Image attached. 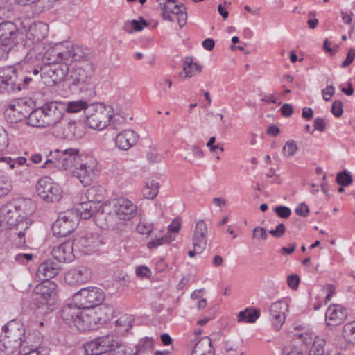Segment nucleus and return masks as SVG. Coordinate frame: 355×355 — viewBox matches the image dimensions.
Masks as SVG:
<instances>
[{
	"mask_svg": "<svg viewBox=\"0 0 355 355\" xmlns=\"http://www.w3.org/2000/svg\"><path fill=\"white\" fill-rule=\"evenodd\" d=\"M61 169L70 172L85 186L92 184L98 162L92 156L83 155L76 148L59 150Z\"/></svg>",
	"mask_w": 355,
	"mask_h": 355,
	"instance_id": "obj_1",
	"label": "nucleus"
},
{
	"mask_svg": "<svg viewBox=\"0 0 355 355\" xmlns=\"http://www.w3.org/2000/svg\"><path fill=\"white\" fill-rule=\"evenodd\" d=\"M85 56L75 60L70 58L68 63L67 80L72 85H78L87 84L92 78L94 67L90 61L91 54L88 49L82 47Z\"/></svg>",
	"mask_w": 355,
	"mask_h": 355,
	"instance_id": "obj_2",
	"label": "nucleus"
},
{
	"mask_svg": "<svg viewBox=\"0 0 355 355\" xmlns=\"http://www.w3.org/2000/svg\"><path fill=\"white\" fill-rule=\"evenodd\" d=\"M19 61L16 60L11 64H6L1 67V89H3L8 92L21 91L26 89L32 86L36 82L31 74L24 76L19 80L14 67L15 64H18Z\"/></svg>",
	"mask_w": 355,
	"mask_h": 355,
	"instance_id": "obj_3",
	"label": "nucleus"
},
{
	"mask_svg": "<svg viewBox=\"0 0 355 355\" xmlns=\"http://www.w3.org/2000/svg\"><path fill=\"white\" fill-rule=\"evenodd\" d=\"M63 47V44H57L55 46L48 49L44 55V60H46L44 64H53L62 62H68L70 58L77 60L85 56L80 46L67 43L66 49H62Z\"/></svg>",
	"mask_w": 355,
	"mask_h": 355,
	"instance_id": "obj_4",
	"label": "nucleus"
},
{
	"mask_svg": "<svg viewBox=\"0 0 355 355\" xmlns=\"http://www.w3.org/2000/svg\"><path fill=\"white\" fill-rule=\"evenodd\" d=\"M100 207H102L101 214L106 212L109 218L116 217L122 220L131 219L137 212V206L123 198L109 200Z\"/></svg>",
	"mask_w": 355,
	"mask_h": 355,
	"instance_id": "obj_5",
	"label": "nucleus"
},
{
	"mask_svg": "<svg viewBox=\"0 0 355 355\" xmlns=\"http://www.w3.org/2000/svg\"><path fill=\"white\" fill-rule=\"evenodd\" d=\"M81 309L83 308L79 304H69L61 309L60 317L69 327H74L79 331H85L89 329V316L83 314Z\"/></svg>",
	"mask_w": 355,
	"mask_h": 355,
	"instance_id": "obj_6",
	"label": "nucleus"
},
{
	"mask_svg": "<svg viewBox=\"0 0 355 355\" xmlns=\"http://www.w3.org/2000/svg\"><path fill=\"white\" fill-rule=\"evenodd\" d=\"M86 121L91 128L103 130L112 120L106 107L102 103L92 104L85 110Z\"/></svg>",
	"mask_w": 355,
	"mask_h": 355,
	"instance_id": "obj_7",
	"label": "nucleus"
},
{
	"mask_svg": "<svg viewBox=\"0 0 355 355\" xmlns=\"http://www.w3.org/2000/svg\"><path fill=\"white\" fill-rule=\"evenodd\" d=\"M104 291L98 287L90 286L80 289L73 296V300L83 309H92L101 305L104 301Z\"/></svg>",
	"mask_w": 355,
	"mask_h": 355,
	"instance_id": "obj_8",
	"label": "nucleus"
},
{
	"mask_svg": "<svg viewBox=\"0 0 355 355\" xmlns=\"http://www.w3.org/2000/svg\"><path fill=\"white\" fill-rule=\"evenodd\" d=\"M78 221V216L73 210L61 212L52 225L53 233L58 237L67 236L76 228Z\"/></svg>",
	"mask_w": 355,
	"mask_h": 355,
	"instance_id": "obj_9",
	"label": "nucleus"
},
{
	"mask_svg": "<svg viewBox=\"0 0 355 355\" xmlns=\"http://www.w3.org/2000/svg\"><path fill=\"white\" fill-rule=\"evenodd\" d=\"M40 70L42 71L40 78L43 83L47 86H53L64 78L67 80L68 62H62L53 64H44L40 68Z\"/></svg>",
	"mask_w": 355,
	"mask_h": 355,
	"instance_id": "obj_10",
	"label": "nucleus"
},
{
	"mask_svg": "<svg viewBox=\"0 0 355 355\" xmlns=\"http://www.w3.org/2000/svg\"><path fill=\"white\" fill-rule=\"evenodd\" d=\"M56 287L53 282H45L37 285L34 290V300L39 304L46 306L47 310H53L57 301Z\"/></svg>",
	"mask_w": 355,
	"mask_h": 355,
	"instance_id": "obj_11",
	"label": "nucleus"
},
{
	"mask_svg": "<svg viewBox=\"0 0 355 355\" xmlns=\"http://www.w3.org/2000/svg\"><path fill=\"white\" fill-rule=\"evenodd\" d=\"M119 340L114 335H105L98 337L87 343L85 350L90 355H101L109 354L113 349H116Z\"/></svg>",
	"mask_w": 355,
	"mask_h": 355,
	"instance_id": "obj_12",
	"label": "nucleus"
},
{
	"mask_svg": "<svg viewBox=\"0 0 355 355\" xmlns=\"http://www.w3.org/2000/svg\"><path fill=\"white\" fill-rule=\"evenodd\" d=\"M19 202V201L17 200H12L1 207V226L3 225V223L6 225V228L24 225L20 219Z\"/></svg>",
	"mask_w": 355,
	"mask_h": 355,
	"instance_id": "obj_13",
	"label": "nucleus"
},
{
	"mask_svg": "<svg viewBox=\"0 0 355 355\" xmlns=\"http://www.w3.org/2000/svg\"><path fill=\"white\" fill-rule=\"evenodd\" d=\"M37 191L38 196L46 202H58L61 198V189L47 178L38 181Z\"/></svg>",
	"mask_w": 355,
	"mask_h": 355,
	"instance_id": "obj_14",
	"label": "nucleus"
},
{
	"mask_svg": "<svg viewBox=\"0 0 355 355\" xmlns=\"http://www.w3.org/2000/svg\"><path fill=\"white\" fill-rule=\"evenodd\" d=\"M1 58L4 53L8 54L12 51L15 46L17 37V27L14 23L10 21L1 22Z\"/></svg>",
	"mask_w": 355,
	"mask_h": 355,
	"instance_id": "obj_15",
	"label": "nucleus"
},
{
	"mask_svg": "<svg viewBox=\"0 0 355 355\" xmlns=\"http://www.w3.org/2000/svg\"><path fill=\"white\" fill-rule=\"evenodd\" d=\"M74 245L85 254L98 251L103 244V239L97 234L87 233L73 241Z\"/></svg>",
	"mask_w": 355,
	"mask_h": 355,
	"instance_id": "obj_16",
	"label": "nucleus"
},
{
	"mask_svg": "<svg viewBox=\"0 0 355 355\" xmlns=\"http://www.w3.org/2000/svg\"><path fill=\"white\" fill-rule=\"evenodd\" d=\"M47 126L55 125L62 119L66 111V105L58 101H51L42 106Z\"/></svg>",
	"mask_w": 355,
	"mask_h": 355,
	"instance_id": "obj_17",
	"label": "nucleus"
},
{
	"mask_svg": "<svg viewBox=\"0 0 355 355\" xmlns=\"http://www.w3.org/2000/svg\"><path fill=\"white\" fill-rule=\"evenodd\" d=\"M288 310V304L284 300L273 302L269 308L272 325L277 330H279L284 323L286 312Z\"/></svg>",
	"mask_w": 355,
	"mask_h": 355,
	"instance_id": "obj_18",
	"label": "nucleus"
},
{
	"mask_svg": "<svg viewBox=\"0 0 355 355\" xmlns=\"http://www.w3.org/2000/svg\"><path fill=\"white\" fill-rule=\"evenodd\" d=\"M192 243L198 252H203L207 244V227L203 220H198L195 226L192 236Z\"/></svg>",
	"mask_w": 355,
	"mask_h": 355,
	"instance_id": "obj_19",
	"label": "nucleus"
},
{
	"mask_svg": "<svg viewBox=\"0 0 355 355\" xmlns=\"http://www.w3.org/2000/svg\"><path fill=\"white\" fill-rule=\"evenodd\" d=\"M73 246L75 245L73 241H67L57 247H54L51 254L59 264L63 262L71 261L74 257L73 253Z\"/></svg>",
	"mask_w": 355,
	"mask_h": 355,
	"instance_id": "obj_20",
	"label": "nucleus"
},
{
	"mask_svg": "<svg viewBox=\"0 0 355 355\" xmlns=\"http://www.w3.org/2000/svg\"><path fill=\"white\" fill-rule=\"evenodd\" d=\"M92 277L91 270L85 267L80 266L68 271L64 279L69 284H81L87 282Z\"/></svg>",
	"mask_w": 355,
	"mask_h": 355,
	"instance_id": "obj_21",
	"label": "nucleus"
},
{
	"mask_svg": "<svg viewBox=\"0 0 355 355\" xmlns=\"http://www.w3.org/2000/svg\"><path fill=\"white\" fill-rule=\"evenodd\" d=\"M60 269V264L52 260H47L39 266L37 275L44 282H49V279L58 274Z\"/></svg>",
	"mask_w": 355,
	"mask_h": 355,
	"instance_id": "obj_22",
	"label": "nucleus"
},
{
	"mask_svg": "<svg viewBox=\"0 0 355 355\" xmlns=\"http://www.w3.org/2000/svg\"><path fill=\"white\" fill-rule=\"evenodd\" d=\"M137 139L138 135L135 131L125 130L116 135L115 144L119 149L127 150L137 143Z\"/></svg>",
	"mask_w": 355,
	"mask_h": 355,
	"instance_id": "obj_23",
	"label": "nucleus"
},
{
	"mask_svg": "<svg viewBox=\"0 0 355 355\" xmlns=\"http://www.w3.org/2000/svg\"><path fill=\"white\" fill-rule=\"evenodd\" d=\"M347 316L346 309L340 305L329 306L326 311L327 324L336 326L340 324Z\"/></svg>",
	"mask_w": 355,
	"mask_h": 355,
	"instance_id": "obj_24",
	"label": "nucleus"
},
{
	"mask_svg": "<svg viewBox=\"0 0 355 355\" xmlns=\"http://www.w3.org/2000/svg\"><path fill=\"white\" fill-rule=\"evenodd\" d=\"M1 331L4 335L7 336L8 338H12V343L18 339H21V336L24 334V329L23 324L19 320H12L5 324Z\"/></svg>",
	"mask_w": 355,
	"mask_h": 355,
	"instance_id": "obj_25",
	"label": "nucleus"
},
{
	"mask_svg": "<svg viewBox=\"0 0 355 355\" xmlns=\"http://www.w3.org/2000/svg\"><path fill=\"white\" fill-rule=\"evenodd\" d=\"M21 228L19 226H16L8 228L9 230H6L4 232V236L10 240L14 245L19 248L26 245L25 233L21 230Z\"/></svg>",
	"mask_w": 355,
	"mask_h": 355,
	"instance_id": "obj_26",
	"label": "nucleus"
},
{
	"mask_svg": "<svg viewBox=\"0 0 355 355\" xmlns=\"http://www.w3.org/2000/svg\"><path fill=\"white\" fill-rule=\"evenodd\" d=\"M191 355H214L211 339L205 336L194 346Z\"/></svg>",
	"mask_w": 355,
	"mask_h": 355,
	"instance_id": "obj_27",
	"label": "nucleus"
},
{
	"mask_svg": "<svg viewBox=\"0 0 355 355\" xmlns=\"http://www.w3.org/2000/svg\"><path fill=\"white\" fill-rule=\"evenodd\" d=\"M99 211L96 203L87 201L80 203L76 208V214L83 219H88Z\"/></svg>",
	"mask_w": 355,
	"mask_h": 355,
	"instance_id": "obj_28",
	"label": "nucleus"
},
{
	"mask_svg": "<svg viewBox=\"0 0 355 355\" xmlns=\"http://www.w3.org/2000/svg\"><path fill=\"white\" fill-rule=\"evenodd\" d=\"M260 316V311L258 309L246 308L240 311L237 315L239 322L254 323Z\"/></svg>",
	"mask_w": 355,
	"mask_h": 355,
	"instance_id": "obj_29",
	"label": "nucleus"
},
{
	"mask_svg": "<svg viewBox=\"0 0 355 355\" xmlns=\"http://www.w3.org/2000/svg\"><path fill=\"white\" fill-rule=\"evenodd\" d=\"M45 122L42 107L32 111L27 119L28 124L34 127H46L47 124Z\"/></svg>",
	"mask_w": 355,
	"mask_h": 355,
	"instance_id": "obj_30",
	"label": "nucleus"
},
{
	"mask_svg": "<svg viewBox=\"0 0 355 355\" xmlns=\"http://www.w3.org/2000/svg\"><path fill=\"white\" fill-rule=\"evenodd\" d=\"M182 71L185 73V77L191 78L200 73L202 71V66L196 62H193L190 57H187L183 62Z\"/></svg>",
	"mask_w": 355,
	"mask_h": 355,
	"instance_id": "obj_31",
	"label": "nucleus"
},
{
	"mask_svg": "<svg viewBox=\"0 0 355 355\" xmlns=\"http://www.w3.org/2000/svg\"><path fill=\"white\" fill-rule=\"evenodd\" d=\"M48 158L44 163L42 168L54 171L55 169H61L59 149L50 152Z\"/></svg>",
	"mask_w": 355,
	"mask_h": 355,
	"instance_id": "obj_32",
	"label": "nucleus"
},
{
	"mask_svg": "<svg viewBox=\"0 0 355 355\" xmlns=\"http://www.w3.org/2000/svg\"><path fill=\"white\" fill-rule=\"evenodd\" d=\"M1 343L3 346V349H1V352H5L7 355L14 354L21 344V339H18V340H15V343H12V338H7L6 335L3 336Z\"/></svg>",
	"mask_w": 355,
	"mask_h": 355,
	"instance_id": "obj_33",
	"label": "nucleus"
},
{
	"mask_svg": "<svg viewBox=\"0 0 355 355\" xmlns=\"http://www.w3.org/2000/svg\"><path fill=\"white\" fill-rule=\"evenodd\" d=\"M26 162V159L24 157L11 158L1 153V168L3 167L5 169H13L15 168V164L22 166Z\"/></svg>",
	"mask_w": 355,
	"mask_h": 355,
	"instance_id": "obj_34",
	"label": "nucleus"
},
{
	"mask_svg": "<svg viewBox=\"0 0 355 355\" xmlns=\"http://www.w3.org/2000/svg\"><path fill=\"white\" fill-rule=\"evenodd\" d=\"M159 188V183L155 180H151L143 189V195L147 199H153L157 196Z\"/></svg>",
	"mask_w": 355,
	"mask_h": 355,
	"instance_id": "obj_35",
	"label": "nucleus"
},
{
	"mask_svg": "<svg viewBox=\"0 0 355 355\" xmlns=\"http://www.w3.org/2000/svg\"><path fill=\"white\" fill-rule=\"evenodd\" d=\"M343 335L347 343L355 345V321H352L344 324L343 327Z\"/></svg>",
	"mask_w": 355,
	"mask_h": 355,
	"instance_id": "obj_36",
	"label": "nucleus"
},
{
	"mask_svg": "<svg viewBox=\"0 0 355 355\" xmlns=\"http://www.w3.org/2000/svg\"><path fill=\"white\" fill-rule=\"evenodd\" d=\"M148 25V22L141 17V21L133 19L125 22L124 25V30L130 33L133 31H141L145 26Z\"/></svg>",
	"mask_w": 355,
	"mask_h": 355,
	"instance_id": "obj_37",
	"label": "nucleus"
},
{
	"mask_svg": "<svg viewBox=\"0 0 355 355\" xmlns=\"http://www.w3.org/2000/svg\"><path fill=\"white\" fill-rule=\"evenodd\" d=\"M96 313L98 315V320L99 321H107L111 318L114 313V309L111 306L102 304L98 306Z\"/></svg>",
	"mask_w": 355,
	"mask_h": 355,
	"instance_id": "obj_38",
	"label": "nucleus"
},
{
	"mask_svg": "<svg viewBox=\"0 0 355 355\" xmlns=\"http://www.w3.org/2000/svg\"><path fill=\"white\" fill-rule=\"evenodd\" d=\"M102 188L92 187L87 189L85 192V196L88 201L98 204L101 201L102 196Z\"/></svg>",
	"mask_w": 355,
	"mask_h": 355,
	"instance_id": "obj_39",
	"label": "nucleus"
},
{
	"mask_svg": "<svg viewBox=\"0 0 355 355\" xmlns=\"http://www.w3.org/2000/svg\"><path fill=\"white\" fill-rule=\"evenodd\" d=\"M64 138L68 140H73L78 138L80 134L77 132L76 123L74 121L68 122L63 128Z\"/></svg>",
	"mask_w": 355,
	"mask_h": 355,
	"instance_id": "obj_40",
	"label": "nucleus"
},
{
	"mask_svg": "<svg viewBox=\"0 0 355 355\" xmlns=\"http://www.w3.org/2000/svg\"><path fill=\"white\" fill-rule=\"evenodd\" d=\"M89 107L85 101H70L66 105V111L70 113H76L85 110Z\"/></svg>",
	"mask_w": 355,
	"mask_h": 355,
	"instance_id": "obj_41",
	"label": "nucleus"
},
{
	"mask_svg": "<svg viewBox=\"0 0 355 355\" xmlns=\"http://www.w3.org/2000/svg\"><path fill=\"white\" fill-rule=\"evenodd\" d=\"M325 341L323 339L316 338L309 349L308 355H324V346Z\"/></svg>",
	"mask_w": 355,
	"mask_h": 355,
	"instance_id": "obj_42",
	"label": "nucleus"
},
{
	"mask_svg": "<svg viewBox=\"0 0 355 355\" xmlns=\"http://www.w3.org/2000/svg\"><path fill=\"white\" fill-rule=\"evenodd\" d=\"M153 340L151 338L146 337L140 340L136 346L137 351L135 355H137L138 353H144L146 351L153 349Z\"/></svg>",
	"mask_w": 355,
	"mask_h": 355,
	"instance_id": "obj_43",
	"label": "nucleus"
},
{
	"mask_svg": "<svg viewBox=\"0 0 355 355\" xmlns=\"http://www.w3.org/2000/svg\"><path fill=\"white\" fill-rule=\"evenodd\" d=\"M336 182L343 187H347L352 183V176L347 170L340 172L336 175Z\"/></svg>",
	"mask_w": 355,
	"mask_h": 355,
	"instance_id": "obj_44",
	"label": "nucleus"
},
{
	"mask_svg": "<svg viewBox=\"0 0 355 355\" xmlns=\"http://www.w3.org/2000/svg\"><path fill=\"white\" fill-rule=\"evenodd\" d=\"M298 150V147L293 140H288L283 147V153L286 157H290L295 155Z\"/></svg>",
	"mask_w": 355,
	"mask_h": 355,
	"instance_id": "obj_45",
	"label": "nucleus"
},
{
	"mask_svg": "<svg viewBox=\"0 0 355 355\" xmlns=\"http://www.w3.org/2000/svg\"><path fill=\"white\" fill-rule=\"evenodd\" d=\"M153 230V224L145 221H140L137 226V230L141 234H150Z\"/></svg>",
	"mask_w": 355,
	"mask_h": 355,
	"instance_id": "obj_46",
	"label": "nucleus"
},
{
	"mask_svg": "<svg viewBox=\"0 0 355 355\" xmlns=\"http://www.w3.org/2000/svg\"><path fill=\"white\" fill-rule=\"evenodd\" d=\"M169 242L167 236H157L156 235V238L152 239L147 244V246L149 249H153L157 248L159 245H161L165 243Z\"/></svg>",
	"mask_w": 355,
	"mask_h": 355,
	"instance_id": "obj_47",
	"label": "nucleus"
},
{
	"mask_svg": "<svg viewBox=\"0 0 355 355\" xmlns=\"http://www.w3.org/2000/svg\"><path fill=\"white\" fill-rule=\"evenodd\" d=\"M274 211L282 218H288L291 214V210L289 207L279 205L274 209Z\"/></svg>",
	"mask_w": 355,
	"mask_h": 355,
	"instance_id": "obj_48",
	"label": "nucleus"
},
{
	"mask_svg": "<svg viewBox=\"0 0 355 355\" xmlns=\"http://www.w3.org/2000/svg\"><path fill=\"white\" fill-rule=\"evenodd\" d=\"M170 3L166 4L165 3H160L159 8L162 10V16L164 20H168L170 21H174V19L171 16L170 11Z\"/></svg>",
	"mask_w": 355,
	"mask_h": 355,
	"instance_id": "obj_49",
	"label": "nucleus"
},
{
	"mask_svg": "<svg viewBox=\"0 0 355 355\" xmlns=\"http://www.w3.org/2000/svg\"><path fill=\"white\" fill-rule=\"evenodd\" d=\"M113 351H111L107 355H132L131 352H128L127 347L119 342L116 346V349H113Z\"/></svg>",
	"mask_w": 355,
	"mask_h": 355,
	"instance_id": "obj_50",
	"label": "nucleus"
},
{
	"mask_svg": "<svg viewBox=\"0 0 355 355\" xmlns=\"http://www.w3.org/2000/svg\"><path fill=\"white\" fill-rule=\"evenodd\" d=\"M282 355H304V353L296 346H288L284 348Z\"/></svg>",
	"mask_w": 355,
	"mask_h": 355,
	"instance_id": "obj_51",
	"label": "nucleus"
},
{
	"mask_svg": "<svg viewBox=\"0 0 355 355\" xmlns=\"http://www.w3.org/2000/svg\"><path fill=\"white\" fill-rule=\"evenodd\" d=\"M136 275L141 278H148L151 275V271L145 266H140L136 268Z\"/></svg>",
	"mask_w": 355,
	"mask_h": 355,
	"instance_id": "obj_52",
	"label": "nucleus"
},
{
	"mask_svg": "<svg viewBox=\"0 0 355 355\" xmlns=\"http://www.w3.org/2000/svg\"><path fill=\"white\" fill-rule=\"evenodd\" d=\"M343 103L340 101H336L331 106V112L336 117H340L343 114Z\"/></svg>",
	"mask_w": 355,
	"mask_h": 355,
	"instance_id": "obj_53",
	"label": "nucleus"
},
{
	"mask_svg": "<svg viewBox=\"0 0 355 355\" xmlns=\"http://www.w3.org/2000/svg\"><path fill=\"white\" fill-rule=\"evenodd\" d=\"M286 228L283 223L279 224L275 230L269 231V234L276 238H280L285 234Z\"/></svg>",
	"mask_w": 355,
	"mask_h": 355,
	"instance_id": "obj_54",
	"label": "nucleus"
},
{
	"mask_svg": "<svg viewBox=\"0 0 355 355\" xmlns=\"http://www.w3.org/2000/svg\"><path fill=\"white\" fill-rule=\"evenodd\" d=\"M252 238H260L262 240H266L268 238L266 230L263 227H257L253 230Z\"/></svg>",
	"mask_w": 355,
	"mask_h": 355,
	"instance_id": "obj_55",
	"label": "nucleus"
},
{
	"mask_svg": "<svg viewBox=\"0 0 355 355\" xmlns=\"http://www.w3.org/2000/svg\"><path fill=\"white\" fill-rule=\"evenodd\" d=\"M335 93V88L333 85H329L322 90V94L325 101H329Z\"/></svg>",
	"mask_w": 355,
	"mask_h": 355,
	"instance_id": "obj_56",
	"label": "nucleus"
},
{
	"mask_svg": "<svg viewBox=\"0 0 355 355\" xmlns=\"http://www.w3.org/2000/svg\"><path fill=\"white\" fill-rule=\"evenodd\" d=\"M300 277L297 275H291L287 277L288 286L292 289H297L299 286Z\"/></svg>",
	"mask_w": 355,
	"mask_h": 355,
	"instance_id": "obj_57",
	"label": "nucleus"
},
{
	"mask_svg": "<svg viewBox=\"0 0 355 355\" xmlns=\"http://www.w3.org/2000/svg\"><path fill=\"white\" fill-rule=\"evenodd\" d=\"M12 189V184L10 180H1V196L7 195Z\"/></svg>",
	"mask_w": 355,
	"mask_h": 355,
	"instance_id": "obj_58",
	"label": "nucleus"
},
{
	"mask_svg": "<svg viewBox=\"0 0 355 355\" xmlns=\"http://www.w3.org/2000/svg\"><path fill=\"white\" fill-rule=\"evenodd\" d=\"M296 214L306 217L309 213V209L305 203L300 204L295 209Z\"/></svg>",
	"mask_w": 355,
	"mask_h": 355,
	"instance_id": "obj_59",
	"label": "nucleus"
},
{
	"mask_svg": "<svg viewBox=\"0 0 355 355\" xmlns=\"http://www.w3.org/2000/svg\"><path fill=\"white\" fill-rule=\"evenodd\" d=\"M314 130L323 132L325 130V122L322 118H315L313 121Z\"/></svg>",
	"mask_w": 355,
	"mask_h": 355,
	"instance_id": "obj_60",
	"label": "nucleus"
},
{
	"mask_svg": "<svg viewBox=\"0 0 355 355\" xmlns=\"http://www.w3.org/2000/svg\"><path fill=\"white\" fill-rule=\"evenodd\" d=\"M355 58V49H351L348 51L346 59L343 62L342 67H346L349 66Z\"/></svg>",
	"mask_w": 355,
	"mask_h": 355,
	"instance_id": "obj_61",
	"label": "nucleus"
},
{
	"mask_svg": "<svg viewBox=\"0 0 355 355\" xmlns=\"http://www.w3.org/2000/svg\"><path fill=\"white\" fill-rule=\"evenodd\" d=\"M33 259V254L31 253H19L15 255V259L16 261L21 263H25V260L30 261Z\"/></svg>",
	"mask_w": 355,
	"mask_h": 355,
	"instance_id": "obj_62",
	"label": "nucleus"
},
{
	"mask_svg": "<svg viewBox=\"0 0 355 355\" xmlns=\"http://www.w3.org/2000/svg\"><path fill=\"white\" fill-rule=\"evenodd\" d=\"M280 111L284 116L289 117L293 112V108L291 104L285 103L281 107Z\"/></svg>",
	"mask_w": 355,
	"mask_h": 355,
	"instance_id": "obj_63",
	"label": "nucleus"
},
{
	"mask_svg": "<svg viewBox=\"0 0 355 355\" xmlns=\"http://www.w3.org/2000/svg\"><path fill=\"white\" fill-rule=\"evenodd\" d=\"M170 11L171 13L178 16L180 15V12L186 11V8L182 3H180L179 4L175 5L173 8L170 7Z\"/></svg>",
	"mask_w": 355,
	"mask_h": 355,
	"instance_id": "obj_64",
	"label": "nucleus"
}]
</instances>
